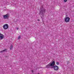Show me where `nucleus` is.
Wrapping results in <instances>:
<instances>
[{
    "mask_svg": "<svg viewBox=\"0 0 74 74\" xmlns=\"http://www.w3.org/2000/svg\"><path fill=\"white\" fill-rule=\"evenodd\" d=\"M45 9L43 7H42L40 8L39 12V15H41L40 17L42 19V20L44 19V13H45Z\"/></svg>",
    "mask_w": 74,
    "mask_h": 74,
    "instance_id": "1",
    "label": "nucleus"
},
{
    "mask_svg": "<svg viewBox=\"0 0 74 74\" xmlns=\"http://www.w3.org/2000/svg\"><path fill=\"white\" fill-rule=\"evenodd\" d=\"M55 64V61H53V64L52 66L51 67V68H53L54 70H56V71H57L59 70V67L58 66H54V65Z\"/></svg>",
    "mask_w": 74,
    "mask_h": 74,
    "instance_id": "2",
    "label": "nucleus"
},
{
    "mask_svg": "<svg viewBox=\"0 0 74 74\" xmlns=\"http://www.w3.org/2000/svg\"><path fill=\"white\" fill-rule=\"evenodd\" d=\"M3 28L4 29H8V24H5L3 26Z\"/></svg>",
    "mask_w": 74,
    "mask_h": 74,
    "instance_id": "3",
    "label": "nucleus"
},
{
    "mask_svg": "<svg viewBox=\"0 0 74 74\" xmlns=\"http://www.w3.org/2000/svg\"><path fill=\"white\" fill-rule=\"evenodd\" d=\"M70 18L69 17H67L65 18V21L66 22H70Z\"/></svg>",
    "mask_w": 74,
    "mask_h": 74,
    "instance_id": "4",
    "label": "nucleus"
},
{
    "mask_svg": "<svg viewBox=\"0 0 74 74\" xmlns=\"http://www.w3.org/2000/svg\"><path fill=\"white\" fill-rule=\"evenodd\" d=\"M3 18L5 19H8V14H7L5 15H3Z\"/></svg>",
    "mask_w": 74,
    "mask_h": 74,
    "instance_id": "5",
    "label": "nucleus"
},
{
    "mask_svg": "<svg viewBox=\"0 0 74 74\" xmlns=\"http://www.w3.org/2000/svg\"><path fill=\"white\" fill-rule=\"evenodd\" d=\"M50 64H49L47 65L46 66V68H49V67H51L52 66V64H53V61H52V63H50Z\"/></svg>",
    "mask_w": 74,
    "mask_h": 74,
    "instance_id": "6",
    "label": "nucleus"
},
{
    "mask_svg": "<svg viewBox=\"0 0 74 74\" xmlns=\"http://www.w3.org/2000/svg\"><path fill=\"white\" fill-rule=\"evenodd\" d=\"M7 52V49H5L4 50H2L1 51H0V53H3V52Z\"/></svg>",
    "mask_w": 74,
    "mask_h": 74,
    "instance_id": "7",
    "label": "nucleus"
},
{
    "mask_svg": "<svg viewBox=\"0 0 74 74\" xmlns=\"http://www.w3.org/2000/svg\"><path fill=\"white\" fill-rule=\"evenodd\" d=\"M4 38V36L0 35V40H3Z\"/></svg>",
    "mask_w": 74,
    "mask_h": 74,
    "instance_id": "8",
    "label": "nucleus"
},
{
    "mask_svg": "<svg viewBox=\"0 0 74 74\" xmlns=\"http://www.w3.org/2000/svg\"><path fill=\"white\" fill-rule=\"evenodd\" d=\"M10 49L11 50H12V48H13V45H11L10 46Z\"/></svg>",
    "mask_w": 74,
    "mask_h": 74,
    "instance_id": "9",
    "label": "nucleus"
},
{
    "mask_svg": "<svg viewBox=\"0 0 74 74\" xmlns=\"http://www.w3.org/2000/svg\"><path fill=\"white\" fill-rule=\"evenodd\" d=\"M56 64H57V65H59V63L58 62H56Z\"/></svg>",
    "mask_w": 74,
    "mask_h": 74,
    "instance_id": "10",
    "label": "nucleus"
},
{
    "mask_svg": "<svg viewBox=\"0 0 74 74\" xmlns=\"http://www.w3.org/2000/svg\"><path fill=\"white\" fill-rule=\"evenodd\" d=\"M67 0H64V2L66 3V2H67Z\"/></svg>",
    "mask_w": 74,
    "mask_h": 74,
    "instance_id": "11",
    "label": "nucleus"
},
{
    "mask_svg": "<svg viewBox=\"0 0 74 74\" xmlns=\"http://www.w3.org/2000/svg\"><path fill=\"white\" fill-rule=\"evenodd\" d=\"M20 38H21V37L20 36H19L18 38V39H20Z\"/></svg>",
    "mask_w": 74,
    "mask_h": 74,
    "instance_id": "12",
    "label": "nucleus"
},
{
    "mask_svg": "<svg viewBox=\"0 0 74 74\" xmlns=\"http://www.w3.org/2000/svg\"><path fill=\"white\" fill-rule=\"evenodd\" d=\"M0 36H4L3 34H1V33H0Z\"/></svg>",
    "mask_w": 74,
    "mask_h": 74,
    "instance_id": "13",
    "label": "nucleus"
},
{
    "mask_svg": "<svg viewBox=\"0 0 74 74\" xmlns=\"http://www.w3.org/2000/svg\"><path fill=\"white\" fill-rule=\"evenodd\" d=\"M6 56V58H7V57H8V56Z\"/></svg>",
    "mask_w": 74,
    "mask_h": 74,
    "instance_id": "14",
    "label": "nucleus"
},
{
    "mask_svg": "<svg viewBox=\"0 0 74 74\" xmlns=\"http://www.w3.org/2000/svg\"><path fill=\"white\" fill-rule=\"evenodd\" d=\"M38 21H40V19H38Z\"/></svg>",
    "mask_w": 74,
    "mask_h": 74,
    "instance_id": "15",
    "label": "nucleus"
},
{
    "mask_svg": "<svg viewBox=\"0 0 74 74\" xmlns=\"http://www.w3.org/2000/svg\"><path fill=\"white\" fill-rule=\"evenodd\" d=\"M32 73H33V71H32Z\"/></svg>",
    "mask_w": 74,
    "mask_h": 74,
    "instance_id": "16",
    "label": "nucleus"
},
{
    "mask_svg": "<svg viewBox=\"0 0 74 74\" xmlns=\"http://www.w3.org/2000/svg\"><path fill=\"white\" fill-rule=\"evenodd\" d=\"M18 28H17V29H18Z\"/></svg>",
    "mask_w": 74,
    "mask_h": 74,
    "instance_id": "17",
    "label": "nucleus"
},
{
    "mask_svg": "<svg viewBox=\"0 0 74 74\" xmlns=\"http://www.w3.org/2000/svg\"><path fill=\"white\" fill-rule=\"evenodd\" d=\"M66 16H67V15H66Z\"/></svg>",
    "mask_w": 74,
    "mask_h": 74,
    "instance_id": "18",
    "label": "nucleus"
}]
</instances>
